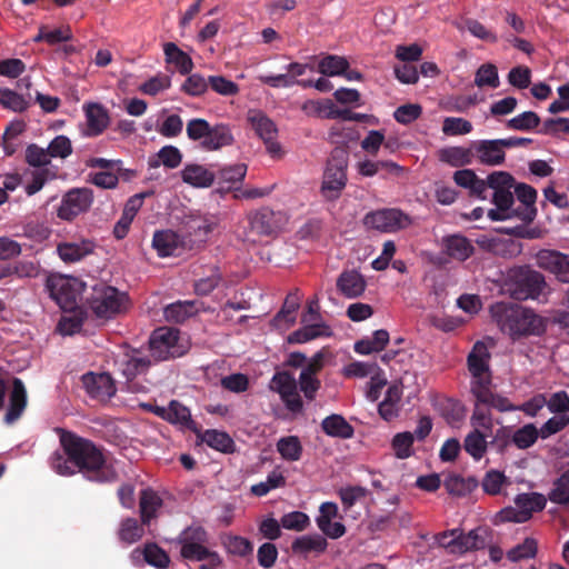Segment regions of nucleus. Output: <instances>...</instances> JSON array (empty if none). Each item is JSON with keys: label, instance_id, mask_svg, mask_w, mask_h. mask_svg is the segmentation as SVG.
<instances>
[{"label": "nucleus", "instance_id": "obj_13", "mask_svg": "<svg viewBox=\"0 0 569 569\" xmlns=\"http://www.w3.org/2000/svg\"><path fill=\"white\" fill-rule=\"evenodd\" d=\"M209 535L201 526H190L181 531L178 537L180 545V555L189 561H202L206 553L210 550L207 545Z\"/></svg>", "mask_w": 569, "mask_h": 569}, {"label": "nucleus", "instance_id": "obj_56", "mask_svg": "<svg viewBox=\"0 0 569 569\" xmlns=\"http://www.w3.org/2000/svg\"><path fill=\"white\" fill-rule=\"evenodd\" d=\"M442 131L447 136L467 134L472 131V124L463 118L448 117L443 120Z\"/></svg>", "mask_w": 569, "mask_h": 569}, {"label": "nucleus", "instance_id": "obj_34", "mask_svg": "<svg viewBox=\"0 0 569 569\" xmlns=\"http://www.w3.org/2000/svg\"><path fill=\"white\" fill-rule=\"evenodd\" d=\"M325 433L331 437L349 439L353 436L352 426L340 415H331L326 417L321 422Z\"/></svg>", "mask_w": 569, "mask_h": 569}, {"label": "nucleus", "instance_id": "obj_20", "mask_svg": "<svg viewBox=\"0 0 569 569\" xmlns=\"http://www.w3.org/2000/svg\"><path fill=\"white\" fill-rule=\"evenodd\" d=\"M472 150L477 160L482 164L499 166L505 161L506 153L500 139L475 141Z\"/></svg>", "mask_w": 569, "mask_h": 569}, {"label": "nucleus", "instance_id": "obj_57", "mask_svg": "<svg viewBox=\"0 0 569 569\" xmlns=\"http://www.w3.org/2000/svg\"><path fill=\"white\" fill-rule=\"evenodd\" d=\"M50 158H67L72 153L71 140L63 134L57 136L48 146Z\"/></svg>", "mask_w": 569, "mask_h": 569}, {"label": "nucleus", "instance_id": "obj_45", "mask_svg": "<svg viewBox=\"0 0 569 569\" xmlns=\"http://www.w3.org/2000/svg\"><path fill=\"white\" fill-rule=\"evenodd\" d=\"M143 532V527L137 519L127 518L121 522L118 536L123 543L132 545L142 538Z\"/></svg>", "mask_w": 569, "mask_h": 569}, {"label": "nucleus", "instance_id": "obj_42", "mask_svg": "<svg viewBox=\"0 0 569 569\" xmlns=\"http://www.w3.org/2000/svg\"><path fill=\"white\" fill-rule=\"evenodd\" d=\"M348 68L346 58L332 54L326 56L318 63V72L328 77L341 76Z\"/></svg>", "mask_w": 569, "mask_h": 569}, {"label": "nucleus", "instance_id": "obj_22", "mask_svg": "<svg viewBox=\"0 0 569 569\" xmlns=\"http://www.w3.org/2000/svg\"><path fill=\"white\" fill-rule=\"evenodd\" d=\"M27 407V391L21 379L13 378L12 389L9 393V407L4 415V422L8 425L17 421Z\"/></svg>", "mask_w": 569, "mask_h": 569}, {"label": "nucleus", "instance_id": "obj_53", "mask_svg": "<svg viewBox=\"0 0 569 569\" xmlns=\"http://www.w3.org/2000/svg\"><path fill=\"white\" fill-rule=\"evenodd\" d=\"M223 545L228 552L240 557H246L252 553L253 550V545L251 541L240 536H226L223 539Z\"/></svg>", "mask_w": 569, "mask_h": 569}, {"label": "nucleus", "instance_id": "obj_48", "mask_svg": "<svg viewBox=\"0 0 569 569\" xmlns=\"http://www.w3.org/2000/svg\"><path fill=\"white\" fill-rule=\"evenodd\" d=\"M475 84L479 88H498L500 84L498 69L492 63H485L479 67L475 76Z\"/></svg>", "mask_w": 569, "mask_h": 569}, {"label": "nucleus", "instance_id": "obj_23", "mask_svg": "<svg viewBox=\"0 0 569 569\" xmlns=\"http://www.w3.org/2000/svg\"><path fill=\"white\" fill-rule=\"evenodd\" d=\"M328 549L327 539L320 533L303 535L297 537L291 543L295 555L307 558L309 555L320 556Z\"/></svg>", "mask_w": 569, "mask_h": 569}, {"label": "nucleus", "instance_id": "obj_26", "mask_svg": "<svg viewBox=\"0 0 569 569\" xmlns=\"http://www.w3.org/2000/svg\"><path fill=\"white\" fill-rule=\"evenodd\" d=\"M152 246L160 257L179 256L182 250L180 237L171 230L156 231Z\"/></svg>", "mask_w": 569, "mask_h": 569}, {"label": "nucleus", "instance_id": "obj_43", "mask_svg": "<svg viewBox=\"0 0 569 569\" xmlns=\"http://www.w3.org/2000/svg\"><path fill=\"white\" fill-rule=\"evenodd\" d=\"M277 450L288 461H297L302 455V446L296 436L280 438L277 442Z\"/></svg>", "mask_w": 569, "mask_h": 569}, {"label": "nucleus", "instance_id": "obj_37", "mask_svg": "<svg viewBox=\"0 0 569 569\" xmlns=\"http://www.w3.org/2000/svg\"><path fill=\"white\" fill-rule=\"evenodd\" d=\"M198 312L196 302L193 301H177L164 308V317L168 321L182 323L191 316Z\"/></svg>", "mask_w": 569, "mask_h": 569}, {"label": "nucleus", "instance_id": "obj_55", "mask_svg": "<svg viewBox=\"0 0 569 569\" xmlns=\"http://www.w3.org/2000/svg\"><path fill=\"white\" fill-rule=\"evenodd\" d=\"M422 113V108L418 103H406L398 107L393 112V118L401 124H410Z\"/></svg>", "mask_w": 569, "mask_h": 569}, {"label": "nucleus", "instance_id": "obj_51", "mask_svg": "<svg viewBox=\"0 0 569 569\" xmlns=\"http://www.w3.org/2000/svg\"><path fill=\"white\" fill-rule=\"evenodd\" d=\"M143 557L147 563L159 569H164L170 563L168 553L156 543L146 545Z\"/></svg>", "mask_w": 569, "mask_h": 569}, {"label": "nucleus", "instance_id": "obj_41", "mask_svg": "<svg viewBox=\"0 0 569 569\" xmlns=\"http://www.w3.org/2000/svg\"><path fill=\"white\" fill-rule=\"evenodd\" d=\"M540 437L538 428L533 423H527L512 433V445L525 450L532 447Z\"/></svg>", "mask_w": 569, "mask_h": 569}, {"label": "nucleus", "instance_id": "obj_11", "mask_svg": "<svg viewBox=\"0 0 569 569\" xmlns=\"http://www.w3.org/2000/svg\"><path fill=\"white\" fill-rule=\"evenodd\" d=\"M491 355L483 341H477L467 357L468 370L471 375L470 391L492 385L490 370Z\"/></svg>", "mask_w": 569, "mask_h": 569}, {"label": "nucleus", "instance_id": "obj_61", "mask_svg": "<svg viewBox=\"0 0 569 569\" xmlns=\"http://www.w3.org/2000/svg\"><path fill=\"white\" fill-rule=\"evenodd\" d=\"M509 83L518 89H527L531 83V70L526 66L512 68L508 73Z\"/></svg>", "mask_w": 569, "mask_h": 569}, {"label": "nucleus", "instance_id": "obj_4", "mask_svg": "<svg viewBox=\"0 0 569 569\" xmlns=\"http://www.w3.org/2000/svg\"><path fill=\"white\" fill-rule=\"evenodd\" d=\"M187 137L199 142L204 151H218L233 144L234 138L228 124L211 126L206 119L193 118L187 122Z\"/></svg>", "mask_w": 569, "mask_h": 569}, {"label": "nucleus", "instance_id": "obj_40", "mask_svg": "<svg viewBox=\"0 0 569 569\" xmlns=\"http://www.w3.org/2000/svg\"><path fill=\"white\" fill-rule=\"evenodd\" d=\"M157 160H149V166L151 168H157L160 164H163L164 167L169 169H174L180 166L182 161V153L181 151L174 147V146H164L162 147L158 153Z\"/></svg>", "mask_w": 569, "mask_h": 569}, {"label": "nucleus", "instance_id": "obj_36", "mask_svg": "<svg viewBox=\"0 0 569 569\" xmlns=\"http://www.w3.org/2000/svg\"><path fill=\"white\" fill-rule=\"evenodd\" d=\"M247 173V166L244 163H236L222 168L218 176V183L221 186L219 190L234 189V184L240 183Z\"/></svg>", "mask_w": 569, "mask_h": 569}, {"label": "nucleus", "instance_id": "obj_35", "mask_svg": "<svg viewBox=\"0 0 569 569\" xmlns=\"http://www.w3.org/2000/svg\"><path fill=\"white\" fill-rule=\"evenodd\" d=\"M443 486L450 495L466 496L477 489L479 482L475 477L463 478L459 475L451 473L445 478Z\"/></svg>", "mask_w": 569, "mask_h": 569}, {"label": "nucleus", "instance_id": "obj_47", "mask_svg": "<svg viewBox=\"0 0 569 569\" xmlns=\"http://www.w3.org/2000/svg\"><path fill=\"white\" fill-rule=\"evenodd\" d=\"M540 117L533 111H525L511 119L506 123V127L511 130L530 131L540 124Z\"/></svg>", "mask_w": 569, "mask_h": 569}, {"label": "nucleus", "instance_id": "obj_18", "mask_svg": "<svg viewBox=\"0 0 569 569\" xmlns=\"http://www.w3.org/2000/svg\"><path fill=\"white\" fill-rule=\"evenodd\" d=\"M118 365L126 380H133L139 375H146L154 363L149 356L143 355L140 350L131 349L123 355Z\"/></svg>", "mask_w": 569, "mask_h": 569}, {"label": "nucleus", "instance_id": "obj_14", "mask_svg": "<svg viewBox=\"0 0 569 569\" xmlns=\"http://www.w3.org/2000/svg\"><path fill=\"white\" fill-rule=\"evenodd\" d=\"M93 201V193L88 188H76L69 190L62 198L58 208V217L71 221L80 213L86 212Z\"/></svg>", "mask_w": 569, "mask_h": 569}, {"label": "nucleus", "instance_id": "obj_31", "mask_svg": "<svg viewBox=\"0 0 569 569\" xmlns=\"http://www.w3.org/2000/svg\"><path fill=\"white\" fill-rule=\"evenodd\" d=\"M446 253L458 261L467 260L473 253V246L470 240L460 234H452L443 238Z\"/></svg>", "mask_w": 569, "mask_h": 569}, {"label": "nucleus", "instance_id": "obj_25", "mask_svg": "<svg viewBox=\"0 0 569 569\" xmlns=\"http://www.w3.org/2000/svg\"><path fill=\"white\" fill-rule=\"evenodd\" d=\"M96 244L92 240L62 242L57 247L60 259L64 262H77L93 252Z\"/></svg>", "mask_w": 569, "mask_h": 569}, {"label": "nucleus", "instance_id": "obj_33", "mask_svg": "<svg viewBox=\"0 0 569 569\" xmlns=\"http://www.w3.org/2000/svg\"><path fill=\"white\" fill-rule=\"evenodd\" d=\"M471 393L479 402L485 406L492 407L501 412L516 410V406H513L508 398L501 397L491 391V385L483 386L481 389H477Z\"/></svg>", "mask_w": 569, "mask_h": 569}, {"label": "nucleus", "instance_id": "obj_44", "mask_svg": "<svg viewBox=\"0 0 569 569\" xmlns=\"http://www.w3.org/2000/svg\"><path fill=\"white\" fill-rule=\"evenodd\" d=\"M486 437L478 430L475 429L467 435L463 448L475 459L480 460L487 451Z\"/></svg>", "mask_w": 569, "mask_h": 569}, {"label": "nucleus", "instance_id": "obj_1", "mask_svg": "<svg viewBox=\"0 0 569 569\" xmlns=\"http://www.w3.org/2000/svg\"><path fill=\"white\" fill-rule=\"evenodd\" d=\"M61 451L50 457L51 468L60 476L81 473L88 481L104 485L117 480L116 469L107 462L102 448L72 431L61 430Z\"/></svg>", "mask_w": 569, "mask_h": 569}, {"label": "nucleus", "instance_id": "obj_19", "mask_svg": "<svg viewBox=\"0 0 569 569\" xmlns=\"http://www.w3.org/2000/svg\"><path fill=\"white\" fill-rule=\"evenodd\" d=\"M87 127L83 130L86 137H98L109 126L110 117L108 110L98 102H90L83 106Z\"/></svg>", "mask_w": 569, "mask_h": 569}, {"label": "nucleus", "instance_id": "obj_46", "mask_svg": "<svg viewBox=\"0 0 569 569\" xmlns=\"http://www.w3.org/2000/svg\"><path fill=\"white\" fill-rule=\"evenodd\" d=\"M327 329L328 328L326 326L317 323L305 326L303 328L290 333L288 337V342L305 343L321 336H329V333L326 332Z\"/></svg>", "mask_w": 569, "mask_h": 569}, {"label": "nucleus", "instance_id": "obj_2", "mask_svg": "<svg viewBox=\"0 0 569 569\" xmlns=\"http://www.w3.org/2000/svg\"><path fill=\"white\" fill-rule=\"evenodd\" d=\"M490 313L501 332L512 340L529 336H540L545 332L543 318L532 309L512 302H496L490 307Z\"/></svg>", "mask_w": 569, "mask_h": 569}, {"label": "nucleus", "instance_id": "obj_38", "mask_svg": "<svg viewBox=\"0 0 569 569\" xmlns=\"http://www.w3.org/2000/svg\"><path fill=\"white\" fill-rule=\"evenodd\" d=\"M473 157L472 144L468 149L463 147L447 148L440 153V159L453 167L470 164Z\"/></svg>", "mask_w": 569, "mask_h": 569}, {"label": "nucleus", "instance_id": "obj_24", "mask_svg": "<svg viewBox=\"0 0 569 569\" xmlns=\"http://www.w3.org/2000/svg\"><path fill=\"white\" fill-rule=\"evenodd\" d=\"M250 227L259 236L270 237L278 232L277 214L269 208H262L250 216Z\"/></svg>", "mask_w": 569, "mask_h": 569}, {"label": "nucleus", "instance_id": "obj_52", "mask_svg": "<svg viewBox=\"0 0 569 569\" xmlns=\"http://www.w3.org/2000/svg\"><path fill=\"white\" fill-rule=\"evenodd\" d=\"M280 523L287 530L301 532L310 526V518L302 511H291L281 517Z\"/></svg>", "mask_w": 569, "mask_h": 569}, {"label": "nucleus", "instance_id": "obj_39", "mask_svg": "<svg viewBox=\"0 0 569 569\" xmlns=\"http://www.w3.org/2000/svg\"><path fill=\"white\" fill-rule=\"evenodd\" d=\"M249 121L256 133L264 141L274 140L277 128L274 122L262 112H256L249 117Z\"/></svg>", "mask_w": 569, "mask_h": 569}, {"label": "nucleus", "instance_id": "obj_50", "mask_svg": "<svg viewBox=\"0 0 569 569\" xmlns=\"http://www.w3.org/2000/svg\"><path fill=\"white\" fill-rule=\"evenodd\" d=\"M509 483L503 472L498 470L488 471L482 479V489L486 495L497 496L500 493L501 488Z\"/></svg>", "mask_w": 569, "mask_h": 569}, {"label": "nucleus", "instance_id": "obj_64", "mask_svg": "<svg viewBox=\"0 0 569 569\" xmlns=\"http://www.w3.org/2000/svg\"><path fill=\"white\" fill-rule=\"evenodd\" d=\"M546 406L552 413H566L569 411V395L565 390L557 391L550 396Z\"/></svg>", "mask_w": 569, "mask_h": 569}, {"label": "nucleus", "instance_id": "obj_15", "mask_svg": "<svg viewBox=\"0 0 569 569\" xmlns=\"http://www.w3.org/2000/svg\"><path fill=\"white\" fill-rule=\"evenodd\" d=\"M546 502L547 500H515V506L506 507L496 513L493 523L525 522L532 517L533 512L543 510Z\"/></svg>", "mask_w": 569, "mask_h": 569}, {"label": "nucleus", "instance_id": "obj_63", "mask_svg": "<svg viewBox=\"0 0 569 569\" xmlns=\"http://www.w3.org/2000/svg\"><path fill=\"white\" fill-rule=\"evenodd\" d=\"M487 179L489 188L492 189L493 192L512 189L516 182L515 178L506 171H495L490 173Z\"/></svg>", "mask_w": 569, "mask_h": 569}, {"label": "nucleus", "instance_id": "obj_12", "mask_svg": "<svg viewBox=\"0 0 569 569\" xmlns=\"http://www.w3.org/2000/svg\"><path fill=\"white\" fill-rule=\"evenodd\" d=\"M367 228L386 233H395L411 226L412 219L397 208H386L368 212L363 218Z\"/></svg>", "mask_w": 569, "mask_h": 569}, {"label": "nucleus", "instance_id": "obj_10", "mask_svg": "<svg viewBox=\"0 0 569 569\" xmlns=\"http://www.w3.org/2000/svg\"><path fill=\"white\" fill-rule=\"evenodd\" d=\"M490 541V532L488 528L478 527L468 533H459L456 530L442 532L438 537L440 546L445 547L452 553H465L472 550H480L488 546Z\"/></svg>", "mask_w": 569, "mask_h": 569}, {"label": "nucleus", "instance_id": "obj_17", "mask_svg": "<svg viewBox=\"0 0 569 569\" xmlns=\"http://www.w3.org/2000/svg\"><path fill=\"white\" fill-rule=\"evenodd\" d=\"M82 385L90 397L99 400H109L117 391L112 377L107 372H87L82 376Z\"/></svg>", "mask_w": 569, "mask_h": 569}, {"label": "nucleus", "instance_id": "obj_21", "mask_svg": "<svg viewBox=\"0 0 569 569\" xmlns=\"http://www.w3.org/2000/svg\"><path fill=\"white\" fill-rule=\"evenodd\" d=\"M515 192L518 200L525 206L523 210H513L515 216L519 217L522 221L530 223L537 216V209L535 207L537 200V191L533 187L527 183H516L513 186Z\"/></svg>", "mask_w": 569, "mask_h": 569}, {"label": "nucleus", "instance_id": "obj_59", "mask_svg": "<svg viewBox=\"0 0 569 569\" xmlns=\"http://www.w3.org/2000/svg\"><path fill=\"white\" fill-rule=\"evenodd\" d=\"M208 82L213 91L222 96H234L239 92L238 84L222 76H210Z\"/></svg>", "mask_w": 569, "mask_h": 569}, {"label": "nucleus", "instance_id": "obj_29", "mask_svg": "<svg viewBox=\"0 0 569 569\" xmlns=\"http://www.w3.org/2000/svg\"><path fill=\"white\" fill-rule=\"evenodd\" d=\"M182 181L196 188H209L216 180V174L206 167L197 163L187 164L181 171Z\"/></svg>", "mask_w": 569, "mask_h": 569}, {"label": "nucleus", "instance_id": "obj_5", "mask_svg": "<svg viewBox=\"0 0 569 569\" xmlns=\"http://www.w3.org/2000/svg\"><path fill=\"white\" fill-rule=\"evenodd\" d=\"M546 286L543 274L531 269L529 266L511 269L506 281L507 291L510 297L519 301L538 299Z\"/></svg>", "mask_w": 569, "mask_h": 569}, {"label": "nucleus", "instance_id": "obj_7", "mask_svg": "<svg viewBox=\"0 0 569 569\" xmlns=\"http://www.w3.org/2000/svg\"><path fill=\"white\" fill-rule=\"evenodd\" d=\"M348 152L341 148H335L330 153L322 177L321 193L327 200H336L340 197L347 184Z\"/></svg>", "mask_w": 569, "mask_h": 569}, {"label": "nucleus", "instance_id": "obj_16", "mask_svg": "<svg viewBox=\"0 0 569 569\" xmlns=\"http://www.w3.org/2000/svg\"><path fill=\"white\" fill-rule=\"evenodd\" d=\"M537 264L555 274L562 283H569V254L557 250H540L536 257Z\"/></svg>", "mask_w": 569, "mask_h": 569}, {"label": "nucleus", "instance_id": "obj_8", "mask_svg": "<svg viewBox=\"0 0 569 569\" xmlns=\"http://www.w3.org/2000/svg\"><path fill=\"white\" fill-rule=\"evenodd\" d=\"M46 289L52 300L66 311L77 307L78 299L86 290L84 283L74 277L51 273L47 277Z\"/></svg>", "mask_w": 569, "mask_h": 569}, {"label": "nucleus", "instance_id": "obj_3", "mask_svg": "<svg viewBox=\"0 0 569 569\" xmlns=\"http://www.w3.org/2000/svg\"><path fill=\"white\" fill-rule=\"evenodd\" d=\"M320 388L321 381L317 377L300 372L297 380L287 370L277 371L269 382V389L279 395L287 410L293 415L301 413L303 410V401L299 391L308 401H313Z\"/></svg>", "mask_w": 569, "mask_h": 569}, {"label": "nucleus", "instance_id": "obj_58", "mask_svg": "<svg viewBox=\"0 0 569 569\" xmlns=\"http://www.w3.org/2000/svg\"><path fill=\"white\" fill-rule=\"evenodd\" d=\"M537 553V543L533 539L527 538L521 545L516 546L507 552L510 561L533 558Z\"/></svg>", "mask_w": 569, "mask_h": 569}, {"label": "nucleus", "instance_id": "obj_32", "mask_svg": "<svg viewBox=\"0 0 569 569\" xmlns=\"http://www.w3.org/2000/svg\"><path fill=\"white\" fill-rule=\"evenodd\" d=\"M197 437L210 448L220 452L230 453L234 450V441L227 432L214 429H208L203 432L200 430Z\"/></svg>", "mask_w": 569, "mask_h": 569}, {"label": "nucleus", "instance_id": "obj_30", "mask_svg": "<svg viewBox=\"0 0 569 569\" xmlns=\"http://www.w3.org/2000/svg\"><path fill=\"white\" fill-rule=\"evenodd\" d=\"M167 421L172 425H179L182 429L190 430L196 435H199L200 432V427L191 418L189 408L183 406L178 400H171L169 402V415Z\"/></svg>", "mask_w": 569, "mask_h": 569}, {"label": "nucleus", "instance_id": "obj_54", "mask_svg": "<svg viewBox=\"0 0 569 569\" xmlns=\"http://www.w3.org/2000/svg\"><path fill=\"white\" fill-rule=\"evenodd\" d=\"M413 435L409 431L399 432L392 439V449L399 459H406L411 456L413 445Z\"/></svg>", "mask_w": 569, "mask_h": 569}, {"label": "nucleus", "instance_id": "obj_6", "mask_svg": "<svg viewBox=\"0 0 569 569\" xmlns=\"http://www.w3.org/2000/svg\"><path fill=\"white\" fill-rule=\"evenodd\" d=\"M86 299L97 317L109 319L126 309L128 296L114 287L100 282L92 287Z\"/></svg>", "mask_w": 569, "mask_h": 569}, {"label": "nucleus", "instance_id": "obj_60", "mask_svg": "<svg viewBox=\"0 0 569 569\" xmlns=\"http://www.w3.org/2000/svg\"><path fill=\"white\" fill-rule=\"evenodd\" d=\"M209 82L200 74H190L183 82L181 90L192 97H198L207 91Z\"/></svg>", "mask_w": 569, "mask_h": 569}, {"label": "nucleus", "instance_id": "obj_9", "mask_svg": "<svg viewBox=\"0 0 569 569\" xmlns=\"http://www.w3.org/2000/svg\"><path fill=\"white\" fill-rule=\"evenodd\" d=\"M148 350L153 363L181 357L186 352L179 345V331L168 327L152 331L148 341Z\"/></svg>", "mask_w": 569, "mask_h": 569}, {"label": "nucleus", "instance_id": "obj_28", "mask_svg": "<svg viewBox=\"0 0 569 569\" xmlns=\"http://www.w3.org/2000/svg\"><path fill=\"white\" fill-rule=\"evenodd\" d=\"M366 280L356 270H346L337 279L338 290L347 298H357L366 290Z\"/></svg>", "mask_w": 569, "mask_h": 569}, {"label": "nucleus", "instance_id": "obj_62", "mask_svg": "<svg viewBox=\"0 0 569 569\" xmlns=\"http://www.w3.org/2000/svg\"><path fill=\"white\" fill-rule=\"evenodd\" d=\"M26 161L31 167H43L50 163L48 149H43L37 144H30L26 149Z\"/></svg>", "mask_w": 569, "mask_h": 569}, {"label": "nucleus", "instance_id": "obj_49", "mask_svg": "<svg viewBox=\"0 0 569 569\" xmlns=\"http://www.w3.org/2000/svg\"><path fill=\"white\" fill-rule=\"evenodd\" d=\"M300 306V296L298 292L289 293L276 315L274 320L278 322L293 323L296 320V312Z\"/></svg>", "mask_w": 569, "mask_h": 569}, {"label": "nucleus", "instance_id": "obj_27", "mask_svg": "<svg viewBox=\"0 0 569 569\" xmlns=\"http://www.w3.org/2000/svg\"><path fill=\"white\" fill-rule=\"evenodd\" d=\"M358 172L363 177H373L380 174L382 179L398 177L402 172V167L393 161H372L363 160L358 163Z\"/></svg>", "mask_w": 569, "mask_h": 569}]
</instances>
